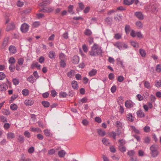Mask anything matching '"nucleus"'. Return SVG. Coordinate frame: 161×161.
<instances>
[{
	"label": "nucleus",
	"instance_id": "1",
	"mask_svg": "<svg viewBox=\"0 0 161 161\" xmlns=\"http://www.w3.org/2000/svg\"><path fill=\"white\" fill-rule=\"evenodd\" d=\"M102 51L98 45L94 44L92 47L91 50L89 52L90 55L92 56H96L102 54Z\"/></svg>",
	"mask_w": 161,
	"mask_h": 161
},
{
	"label": "nucleus",
	"instance_id": "2",
	"mask_svg": "<svg viewBox=\"0 0 161 161\" xmlns=\"http://www.w3.org/2000/svg\"><path fill=\"white\" fill-rule=\"evenodd\" d=\"M158 146L156 144H153L150 147V154L153 158L157 157L159 154V153L158 151Z\"/></svg>",
	"mask_w": 161,
	"mask_h": 161
},
{
	"label": "nucleus",
	"instance_id": "3",
	"mask_svg": "<svg viewBox=\"0 0 161 161\" xmlns=\"http://www.w3.org/2000/svg\"><path fill=\"white\" fill-rule=\"evenodd\" d=\"M114 45L119 50L125 49L128 48V45L126 44L120 42H116Z\"/></svg>",
	"mask_w": 161,
	"mask_h": 161
},
{
	"label": "nucleus",
	"instance_id": "4",
	"mask_svg": "<svg viewBox=\"0 0 161 161\" xmlns=\"http://www.w3.org/2000/svg\"><path fill=\"white\" fill-rule=\"evenodd\" d=\"M29 26L27 24L24 23L21 26L20 30L23 33H26L28 31Z\"/></svg>",
	"mask_w": 161,
	"mask_h": 161
},
{
	"label": "nucleus",
	"instance_id": "5",
	"mask_svg": "<svg viewBox=\"0 0 161 161\" xmlns=\"http://www.w3.org/2000/svg\"><path fill=\"white\" fill-rule=\"evenodd\" d=\"M54 9L52 7H46L40 10V11L44 12L50 13L53 11Z\"/></svg>",
	"mask_w": 161,
	"mask_h": 161
},
{
	"label": "nucleus",
	"instance_id": "6",
	"mask_svg": "<svg viewBox=\"0 0 161 161\" xmlns=\"http://www.w3.org/2000/svg\"><path fill=\"white\" fill-rule=\"evenodd\" d=\"M34 101L31 99H26L24 101V104L27 106H31L34 103Z\"/></svg>",
	"mask_w": 161,
	"mask_h": 161
},
{
	"label": "nucleus",
	"instance_id": "7",
	"mask_svg": "<svg viewBox=\"0 0 161 161\" xmlns=\"http://www.w3.org/2000/svg\"><path fill=\"white\" fill-rule=\"evenodd\" d=\"M134 104V103L130 100H127L125 103V107L128 108L132 107Z\"/></svg>",
	"mask_w": 161,
	"mask_h": 161
},
{
	"label": "nucleus",
	"instance_id": "8",
	"mask_svg": "<svg viewBox=\"0 0 161 161\" xmlns=\"http://www.w3.org/2000/svg\"><path fill=\"white\" fill-rule=\"evenodd\" d=\"M136 114L138 117L139 118H143L145 117V114L143 111L140 109L138 110Z\"/></svg>",
	"mask_w": 161,
	"mask_h": 161
},
{
	"label": "nucleus",
	"instance_id": "9",
	"mask_svg": "<svg viewBox=\"0 0 161 161\" xmlns=\"http://www.w3.org/2000/svg\"><path fill=\"white\" fill-rule=\"evenodd\" d=\"M9 52L11 54H14L16 52V48L14 46H10L8 48Z\"/></svg>",
	"mask_w": 161,
	"mask_h": 161
},
{
	"label": "nucleus",
	"instance_id": "10",
	"mask_svg": "<svg viewBox=\"0 0 161 161\" xmlns=\"http://www.w3.org/2000/svg\"><path fill=\"white\" fill-rule=\"evenodd\" d=\"M135 15L139 19L142 20L143 18V16L142 13L140 12H136L135 13Z\"/></svg>",
	"mask_w": 161,
	"mask_h": 161
},
{
	"label": "nucleus",
	"instance_id": "11",
	"mask_svg": "<svg viewBox=\"0 0 161 161\" xmlns=\"http://www.w3.org/2000/svg\"><path fill=\"white\" fill-rule=\"evenodd\" d=\"M14 27V24L11 22L9 23L6 29V30L7 31H9L10 30H13Z\"/></svg>",
	"mask_w": 161,
	"mask_h": 161
},
{
	"label": "nucleus",
	"instance_id": "12",
	"mask_svg": "<svg viewBox=\"0 0 161 161\" xmlns=\"http://www.w3.org/2000/svg\"><path fill=\"white\" fill-rule=\"evenodd\" d=\"M8 88V86L5 83H3L0 85V91H4Z\"/></svg>",
	"mask_w": 161,
	"mask_h": 161
},
{
	"label": "nucleus",
	"instance_id": "13",
	"mask_svg": "<svg viewBox=\"0 0 161 161\" xmlns=\"http://www.w3.org/2000/svg\"><path fill=\"white\" fill-rule=\"evenodd\" d=\"M7 138L8 139H14L15 137V134L12 132H9L7 134Z\"/></svg>",
	"mask_w": 161,
	"mask_h": 161
},
{
	"label": "nucleus",
	"instance_id": "14",
	"mask_svg": "<svg viewBox=\"0 0 161 161\" xmlns=\"http://www.w3.org/2000/svg\"><path fill=\"white\" fill-rule=\"evenodd\" d=\"M66 152L64 150H61L58 152V155L60 158H63L66 154Z\"/></svg>",
	"mask_w": 161,
	"mask_h": 161
},
{
	"label": "nucleus",
	"instance_id": "15",
	"mask_svg": "<svg viewBox=\"0 0 161 161\" xmlns=\"http://www.w3.org/2000/svg\"><path fill=\"white\" fill-rule=\"evenodd\" d=\"M79 61V58L77 56H75L73 58L72 62L74 64H77Z\"/></svg>",
	"mask_w": 161,
	"mask_h": 161
},
{
	"label": "nucleus",
	"instance_id": "16",
	"mask_svg": "<svg viewBox=\"0 0 161 161\" xmlns=\"http://www.w3.org/2000/svg\"><path fill=\"white\" fill-rule=\"evenodd\" d=\"M9 37H5L4 39L3 43L2 46L3 47H6L8 44Z\"/></svg>",
	"mask_w": 161,
	"mask_h": 161
},
{
	"label": "nucleus",
	"instance_id": "17",
	"mask_svg": "<svg viewBox=\"0 0 161 161\" xmlns=\"http://www.w3.org/2000/svg\"><path fill=\"white\" fill-rule=\"evenodd\" d=\"M136 27L138 29H142L143 27V24L140 21H137L135 23Z\"/></svg>",
	"mask_w": 161,
	"mask_h": 161
},
{
	"label": "nucleus",
	"instance_id": "18",
	"mask_svg": "<svg viewBox=\"0 0 161 161\" xmlns=\"http://www.w3.org/2000/svg\"><path fill=\"white\" fill-rule=\"evenodd\" d=\"M97 73V70L96 69H93L90 71L88 75L90 76H92L95 75Z\"/></svg>",
	"mask_w": 161,
	"mask_h": 161
},
{
	"label": "nucleus",
	"instance_id": "19",
	"mask_svg": "<svg viewBox=\"0 0 161 161\" xmlns=\"http://www.w3.org/2000/svg\"><path fill=\"white\" fill-rule=\"evenodd\" d=\"M115 125L118 129H122L123 127L122 123L119 121L115 122Z\"/></svg>",
	"mask_w": 161,
	"mask_h": 161
},
{
	"label": "nucleus",
	"instance_id": "20",
	"mask_svg": "<svg viewBox=\"0 0 161 161\" xmlns=\"http://www.w3.org/2000/svg\"><path fill=\"white\" fill-rule=\"evenodd\" d=\"M97 132L99 135L102 136H103L106 135L105 131L102 130L101 129H97Z\"/></svg>",
	"mask_w": 161,
	"mask_h": 161
},
{
	"label": "nucleus",
	"instance_id": "21",
	"mask_svg": "<svg viewBox=\"0 0 161 161\" xmlns=\"http://www.w3.org/2000/svg\"><path fill=\"white\" fill-rule=\"evenodd\" d=\"M59 57L60 60H66V55L63 53H61L59 54Z\"/></svg>",
	"mask_w": 161,
	"mask_h": 161
},
{
	"label": "nucleus",
	"instance_id": "22",
	"mask_svg": "<svg viewBox=\"0 0 161 161\" xmlns=\"http://www.w3.org/2000/svg\"><path fill=\"white\" fill-rule=\"evenodd\" d=\"M49 57L51 59L54 58H55V53L53 51H50L49 53Z\"/></svg>",
	"mask_w": 161,
	"mask_h": 161
},
{
	"label": "nucleus",
	"instance_id": "23",
	"mask_svg": "<svg viewBox=\"0 0 161 161\" xmlns=\"http://www.w3.org/2000/svg\"><path fill=\"white\" fill-rule=\"evenodd\" d=\"M18 140L20 143H23L24 141V137L21 135H19L18 138Z\"/></svg>",
	"mask_w": 161,
	"mask_h": 161
},
{
	"label": "nucleus",
	"instance_id": "24",
	"mask_svg": "<svg viewBox=\"0 0 161 161\" xmlns=\"http://www.w3.org/2000/svg\"><path fill=\"white\" fill-rule=\"evenodd\" d=\"M133 116L132 114H128L127 115V118L128 120L132 122L133 121V119H132Z\"/></svg>",
	"mask_w": 161,
	"mask_h": 161
},
{
	"label": "nucleus",
	"instance_id": "25",
	"mask_svg": "<svg viewBox=\"0 0 161 161\" xmlns=\"http://www.w3.org/2000/svg\"><path fill=\"white\" fill-rule=\"evenodd\" d=\"M155 86L158 88L161 87V80H156L155 82Z\"/></svg>",
	"mask_w": 161,
	"mask_h": 161
},
{
	"label": "nucleus",
	"instance_id": "26",
	"mask_svg": "<svg viewBox=\"0 0 161 161\" xmlns=\"http://www.w3.org/2000/svg\"><path fill=\"white\" fill-rule=\"evenodd\" d=\"M139 53L142 57H144L146 56V53L145 51L143 49H139Z\"/></svg>",
	"mask_w": 161,
	"mask_h": 161
},
{
	"label": "nucleus",
	"instance_id": "27",
	"mask_svg": "<svg viewBox=\"0 0 161 161\" xmlns=\"http://www.w3.org/2000/svg\"><path fill=\"white\" fill-rule=\"evenodd\" d=\"M102 142L105 145H108L109 144V140L106 138H103L102 140Z\"/></svg>",
	"mask_w": 161,
	"mask_h": 161
},
{
	"label": "nucleus",
	"instance_id": "28",
	"mask_svg": "<svg viewBox=\"0 0 161 161\" xmlns=\"http://www.w3.org/2000/svg\"><path fill=\"white\" fill-rule=\"evenodd\" d=\"M8 62L10 64H13L15 62V60L13 57H11L8 60Z\"/></svg>",
	"mask_w": 161,
	"mask_h": 161
},
{
	"label": "nucleus",
	"instance_id": "29",
	"mask_svg": "<svg viewBox=\"0 0 161 161\" xmlns=\"http://www.w3.org/2000/svg\"><path fill=\"white\" fill-rule=\"evenodd\" d=\"M73 5H69L68 7V11L71 14H74V12L73 11Z\"/></svg>",
	"mask_w": 161,
	"mask_h": 161
},
{
	"label": "nucleus",
	"instance_id": "30",
	"mask_svg": "<svg viewBox=\"0 0 161 161\" xmlns=\"http://www.w3.org/2000/svg\"><path fill=\"white\" fill-rule=\"evenodd\" d=\"M135 0H124V3L125 4L130 5L133 3Z\"/></svg>",
	"mask_w": 161,
	"mask_h": 161
},
{
	"label": "nucleus",
	"instance_id": "31",
	"mask_svg": "<svg viewBox=\"0 0 161 161\" xmlns=\"http://www.w3.org/2000/svg\"><path fill=\"white\" fill-rule=\"evenodd\" d=\"M130 43L131 45L134 47L138 48L139 47L138 43L135 41H131Z\"/></svg>",
	"mask_w": 161,
	"mask_h": 161
},
{
	"label": "nucleus",
	"instance_id": "32",
	"mask_svg": "<svg viewBox=\"0 0 161 161\" xmlns=\"http://www.w3.org/2000/svg\"><path fill=\"white\" fill-rule=\"evenodd\" d=\"M144 86L147 89H150L151 88L150 84V83L147 81H146L144 82Z\"/></svg>",
	"mask_w": 161,
	"mask_h": 161
},
{
	"label": "nucleus",
	"instance_id": "33",
	"mask_svg": "<svg viewBox=\"0 0 161 161\" xmlns=\"http://www.w3.org/2000/svg\"><path fill=\"white\" fill-rule=\"evenodd\" d=\"M72 87L75 89H77L78 88V85L77 82L75 81H73L72 82Z\"/></svg>",
	"mask_w": 161,
	"mask_h": 161
},
{
	"label": "nucleus",
	"instance_id": "34",
	"mask_svg": "<svg viewBox=\"0 0 161 161\" xmlns=\"http://www.w3.org/2000/svg\"><path fill=\"white\" fill-rule=\"evenodd\" d=\"M44 132L45 135L47 136H49L52 135L49 130H44Z\"/></svg>",
	"mask_w": 161,
	"mask_h": 161
},
{
	"label": "nucleus",
	"instance_id": "35",
	"mask_svg": "<svg viewBox=\"0 0 161 161\" xmlns=\"http://www.w3.org/2000/svg\"><path fill=\"white\" fill-rule=\"evenodd\" d=\"M42 104L46 108L48 107L50 105V103L49 102L47 101H43L42 102Z\"/></svg>",
	"mask_w": 161,
	"mask_h": 161
},
{
	"label": "nucleus",
	"instance_id": "36",
	"mask_svg": "<svg viewBox=\"0 0 161 161\" xmlns=\"http://www.w3.org/2000/svg\"><path fill=\"white\" fill-rule=\"evenodd\" d=\"M27 80L30 82L32 84L34 82V77L32 75H31L29 78H27Z\"/></svg>",
	"mask_w": 161,
	"mask_h": 161
},
{
	"label": "nucleus",
	"instance_id": "37",
	"mask_svg": "<svg viewBox=\"0 0 161 161\" xmlns=\"http://www.w3.org/2000/svg\"><path fill=\"white\" fill-rule=\"evenodd\" d=\"M22 93L24 96H27L29 94V91L27 89H23L22 91Z\"/></svg>",
	"mask_w": 161,
	"mask_h": 161
},
{
	"label": "nucleus",
	"instance_id": "38",
	"mask_svg": "<svg viewBox=\"0 0 161 161\" xmlns=\"http://www.w3.org/2000/svg\"><path fill=\"white\" fill-rule=\"evenodd\" d=\"M92 34L91 31L89 29H86L85 32V34L87 36H90Z\"/></svg>",
	"mask_w": 161,
	"mask_h": 161
},
{
	"label": "nucleus",
	"instance_id": "39",
	"mask_svg": "<svg viewBox=\"0 0 161 161\" xmlns=\"http://www.w3.org/2000/svg\"><path fill=\"white\" fill-rule=\"evenodd\" d=\"M10 108L13 110H16L17 109V106L15 104H12L10 107Z\"/></svg>",
	"mask_w": 161,
	"mask_h": 161
},
{
	"label": "nucleus",
	"instance_id": "40",
	"mask_svg": "<svg viewBox=\"0 0 161 161\" xmlns=\"http://www.w3.org/2000/svg\"><path fill=\"white\" fill-rule=\"evenodd\" d=\"M131 128L132 130L136 133V134H140V132L137 129L135 126H131Z\"/></svg>",
	"mask_w": 161,
	"mask_h": 161
},
{
	"label": "nucleus",
	"instance_id": "41",
	"mask_svg": "<svg viewBox=\"0 0 161 161\" xmlns=\"http://www.w3.org/2000/svg\"><path fill=\"white\" fill-rule=\"evenodd\" d=\"M66 60H60V65L61 67L64 68L65 67L66 65Z\"/></svg>",
	"mask_w": 161,
	"mask_h": 161
},
{
	"label": "nucleus",
	"instance_id": "42",
	"mask_svg": "<svg viewBox=\"0 0 161 161\" xmlns=\"http://www.w3.org/2000/svg\"><path fill=\"white\" fill-rule=\"evenodd\" d=\"M75 71L71 70L68 74V76L70 78L72 77L75 74Z\"/></svg>",
	"mask_w": 161,
	"mask_h": 161
},
{
	"label": "nucleus",
	"instance_id": "43",
	"mask_svg": "<svg viewBox=\"0 0 161 161\" xmlns=\"http://www.w3.org/2000/svg\"><path fill=\"white\" fill-rule=\"evenodd\" d=\"M17 5L18 7H22L24 5V3L20 0H19L17 3Z\"/></svg>",
	"mask_w": 161,
	"mask_h": 161
},
{
	"label": "nucleus",
	"instance_id": "44",
	"mask_svg": "<svg viewBox=\"0 0 161 161\" xmlns=\"http://www.w3.org/2000/svg\"><path fill=\"white\" fill-rule=\"evenodd\" d=\"M40 25V23L38 21H36L34 22L32 24V26L35 28L38 27Z\"/></svg>",
	"mask_w": 161,
	"mask_h": 161
},
{
	"label": "nucleus",
	"instance_id": "45",
	"mask_svg": "<svg viewBox=\"0 0 161 161\" xmlns=\"http://www.w3.org/2000/svg\"><path fill=\"white\" fill-rule=\"evenodd\" d=\"M12 81L13 84L15 85H17L19 84V80L16 78L13 79Z\"/></svg>",
	"mask_w": 161,
	"mask_h": 161
},
{
	"label": "nucleus",
	"instance_id": "46",
	"mask_svg": "<svg viewBox=\"0 0 161 161\" xmlns=\"http://www.w3.org/2000/svg\"><path fill=\"white\" fill-rule=\"evenodd\" d=\"M2 113L5 115H8L10 114V112L7 109H4L2 110Z\"/></svg>",
	"mask_w": 161,
	"mask_h": 161
},
{
	"label": "nucleus",
	"instance_id": "47",
	"mask_svg": "<svg viewBox=\"0 0 161 161\" xmlns=\"http://www.w3.org/2000/svg\"><path fill=\"white\" fill-rule=\"evenodd\" d=\"M20 160V161H31V159L30 158H25L24 156L23 155L22 156Z\"/></svg>",
	"mask_w": 161,
	"mask_h": 161
},
{
	"label": "nucleus",
	"instance_id": "48",
	"mask_svg": "<svg viewBox=\"0 0 161 161\" xmlns=\"http://www.w3.org/2000/svg\"><path fill=\"white\" fill-rule=\"evenodd\" d=\"M119 146H123L124 145L125 143V142L124 140L121 139L120 140H119Z\"/></svg>",
	"mask_w": 161,
	"mask_h": 161
},
{
	"label": "nucleus",
	"instance_id": "49",
	"mask_svg": "<svg viewBox=\"0 0 161 161\" xmlns=\"http://www.w3.org/2000/svg\"><path fill=\"white\" fill-rule=\"evenodd\" d=\"M143 129L144 131L146 132H148L150 130V127L148 126H145Z\"/></svg>",
	"mask_w": 161,
	"mask_h": 161
},
{
	"label": "nucleus",
	"instance_id": "50",
	"mask_svg": "<svg viewBox=\"0 0 161 161\" xmlns=\"http://www.w3.org/2000/svg\"><path fill=\"white\" fill-rule=\"evenodd\" d=\"M130 27L128 25H126L125 27V32L127 34H128L129 33L130 31Z\"/></svg>",
	"mask_w": 161,
	"mask_h": 161
},
{
	"label": "nucleus",
	"instance_id": "51",
	"mask_svg": "<svg viewBox=\"0 0 161 161\" xmlns=\"http://www.w3.org/2000/svg\"><path fill=\"white\" fill-rule=\"evenodd\" d=\"M122 35L119 33H117L115 35L114 38L117 39L118 40L120 39Z\"/></svg>",
	"mask_w": 161,
	"mask_h": 161
},
{
	"label": "nucleus",
	"instance_id": "52",
	"mask_svg": "<svg viewBox=\"0 0 161 161\" xmlns=\"http://www.w3.org/2000/svg\"><path fill=\"white\" fill-rule=\"evenodd\" d=\"M156 71L158 72H161V65L160 64H158L157 65Z\"/></svg>",
	"mask_w": 161,
	"mask_h": 161
},
{
	"label": "nucleus",
	"instance_id": "53",
	"mask_svg": "<svg viewBox=\"0 0 161 161\" xmlns=\"http://www.w3.org/2000/svg\"><path fill=\"white\" fill-rule=\"evenodd\" d=\"M24 60L22 58H19L18 61V63L20 65H22L23 63Z\"/></svg>",
	"mask_w": 161,
	"mask_h": 161
},
{
	"label": "nucleus",
	"instance_id": "54",
	"mask_svg": "<svg viewBox=\"0 0 161 161\" xmlns=\"http://www.w3.org/2000/svg\"><path fill=\"white\" fill-rule=\"evenodd\" d=\"M5 77V75L3 73L0 72V80H3Z\"/></svg>",
	"mask_w": 161,
	"mask_h": 161
},
{
	"label": "nucleus",
	"instance_id": "55",
	"mask_svg": "<svg viewBox=\"0 0 161 161\" xmlns=\"http://www.w3.org/2000/svg\"><path fill=\"white\" fill-rule=\"evenodd\" d=\"M135 153V151L133 150H130L128 151V154L130 156H133Z\"/></svg>",
	"mask_w": 161,
	"mask_h": 161
},
{
	"label": "nucleus",
	"instance_id": "56",
	"mask_svg": "<svg viewBox=\"0 0 161 161\" xmlns=\"http://www.w3.org/2000/svg\"><path fill=\"white\" fill-rule=\"evenodd\" d=\"M24 136L28 138L31 137V135L29 132L27 131H25L24 134Z\"/></svg>",
	"mask_w": 161,
	"mask_h": 161
},
{
	"label": "nucleus",
	"instance_id": "57",
	"mask_svg": "<svg viewBox=\"0 0 161 161\" xmlns=\"http://www.w3.org/2000/svg\"><path fill=\"white\" fill-rule=\"evenodd\" d=\"M116 135L117 133L114 132H112L110 133V136L112 137L114 140H115L116 139Z\"/></svg>",
	"mask_w": 161,
	"mask_h": 161
},
{
	"label": "nucleus",
	"instance_id": "58",
	"mask_svg": "<svg viewBox=\"0 0 161 161\" xmlns=\"http://www.w3.org/2000/svg\"><path fill=\"white\" fill-rule=\"evenodd\" d=\"M136 32L133 30H132L131 31L130 35L132 37H135L136 36Z\"/></svg>",
	"mask_w": 161,
	"mask_h": 161
},
{
	"label": "nucleus",
	"instance_id": "59",
	"mask_svg": "<svg viewBox=\"0 0 161 161\" xmlns=\"http://www.w3.org/2000/svg\"><path fill=\"white\" fill-rule=\"evenodd\" d=\"M55 152V150L53 149H52L49 150L48 152V154L50 155L53 154Z\"/></svg>",
	"mask_w": 161,
	"mask_h": 161
},
{
	"label": "nucleus",
	"instance_id": "60",
	"mask_svg": "<svg viewBox=\"0 0 161 161\" xmlns=\"http://www.w3.org/2000/svg\"><path fill=\"white\" fill-rule=\"evenodd\" d=\"M119 148L120 151L122 152H124L126 151L125 147L123 146H119Z\"/></svg>",
	"mask_w": 161,
	"mask_h": 161
},
{
	"label": "nucleus",
	"instance_id": "61",
	"mask_svg": "<svg viewBox=\"0 0 161 161\" xmlns=\"http://www.w3.org/2000/svg\"><path fill=\"white\" fill-rule=\"evenodd\" d=\"M67 94L64 92H60L59 93L60 97H66Z\"/></svg>",
	"mask_w": 161,
	"mask_h": 161
},
{
	"label": "nucleus",
	"instance_id": "62",
	"mask_svg": "<svg viewBox=\"0 0 161 161\" xmlns=\"http://www.w3.org/2000/svg\"><path fill=\"white\" fill-rule=\"evenodd\" d=\"M82 49L84 51L85 53H87L88 51V49L87 47L85 44H84L82 46Z\"/></svg>",
	"mask_w": 161,
	"mask_h": 161
},
{
	"label": "nucleus",
	"instance_id": "63",
	"mask_svg": "<svg viewBox=\"0 0 161 161\" xmlns=\"http://www.w3.org/2000/svg\"><path fill=\"white\" fill-rule=\"evenodd\" d=\"M57 92H56L55 90H53L51 91V95L52 97H54L57 95Z\"/></svg>",
	"mask_w": 161,
	"mask_h": 161
},
{
	"label": "nucleus",
	"instance_id": "64",
	"mask_svg": "<svg viewBox=\"0 0 161 161\" xmlns=\"http://www.w3.org/2000/svg\"><path fill=\"white\" fill-rule=\"evenodd\" d=\"M150 99L151 101L152 102H154L156 100V97L155 96L153 95H151L150 96Z\"/></svg>",
	"mask_w": 161,
	"mask_h": 161
}]
</instances>
